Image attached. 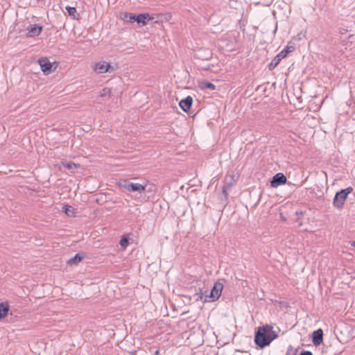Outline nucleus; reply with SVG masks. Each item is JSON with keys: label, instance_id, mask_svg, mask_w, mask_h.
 Returning <instances> with one entry per match:
<instances>
[{"label": "nucleus", "instance_id": "nucleus-1", "mask_svg": "<svg viewBox=\"0 0 355 355\" xmlns=\"http://www.w3.org/2000/svg\"><path fill=\"white\" fill-rule=\"evenodd\" d=\"M278 337V334L269 324L259 327L254 335V343L261 349L270 345Z\"/></svg>", "mask_w": 355, "mask_h": 355}, {"label": "nucleus", "instance_id": "nucleus-2", "mask_svg": "<svg viewBox=\"0 0 355 355\" xmlns=\"http://www.w3.org/2000/svg\"><path fill=\"white\" fill-rule=\"evenodd\" d=\"M223 288V284L221 282H216L211 291H205L202 293L205 301L211 302L217 300L221 295Z\"/></svg>", "mask_w": 355, "mask_h": 355}, {"label": "nucleus", "instance_id": "nucleus-3", "mask_svg": "<svg viewBox=\"0 0 355 355\" xmlns=\"http://www.w3.org/2000/svg\"><path fill=\"white\" fill-rule=\"evenodd\" d=\"M352 191L353 188L352 187H349L336 192L333 200L334 206L338 209H343L348 195Z\"/></svg>", "mask_w": 355, "mask_h": 355}, {"label": "nucleus", "instance_id": "nucleus-4", "mask_svg": "<svg viewBox=\"0 0 355 355\" xmlns=\"http://www.w3.org/2000/svg\"><path fill=\"white\" fill-rule=\"evenodd\" d=\"M295 50L294 46H287L282 51H281L268 64V69H274L280 62V61L286 58L288 54L293 52Z\"/></svg>", "mask_w": 355, "mask_h": 355}, {"label": "nucleus", "instance_id": "nucleus-5", "mask_svg": "<svg viewBox=\"0 0 355 355\" xmlns=\"http://www.w3.org/2000/svg\"><path fill=\"white\" fill-rule=\"evenodd\" d=\"M124 187L129 191H137L140 193L145 191V187L139 183H134L129 181H125Z\"/></svg>", "mask_w": 355, "mask_h": 355}, {"label": "nucleus", "instance_id": "nucleus-6", "mask_svg": "<svg viewBox=\"0 0 355 355\" xmlns=\"http://www.w3.org/2000/svg\"><path fill=\"white\" fill-rule=\"evenodd\" d=\"M195 58L202 60H209L212 57V52L209 49H200L196 51Z\"/></svg>", "mask_w": 355, "mask_h": 355}, {"label": "nucleus", "instance_id": "nucleus-7", "mask_svg": "<svg viewBox=\"0 0 355 355\" xmlns=\"http://www.w3.org/2000/svg\"><path fill=\"white\" fill-rule=\"evenodd\" d=\"M286 180L287 179L283 173H278L273 176L270 182V184L272 187H277L280 185L284 184L286 182Z\"/></svg>", "mask_w": 355, "mask_h": 355}, {"label": "nucleus", "instance_id": "nucleus-8", "mask_svg": "<svg viewBox=\"0 0 355 355\" xmlns=\"http://www.w3.org/2000/svg\"><path fill=\"white\" fill-rule=\"evenodd\" d=\"M38 63L41 70L45 73L49 74L51 72L52 64L46 58H40Z\"/></svg>", "mask_w": 355, "mask_h": 355}, {"label": "nucleus", "instance_id": "nucleus-9", "mask_svg": "<svg viewBox=\"0 0 355 355\" xmlns=\"http://www.w3.org/2000/svg\"><path fill=\"white\" fill-rule=\"evenodd\" d=\"M311 339L315 346L320 345L323 341V331L321 329L314 331L311 334Z\"/></svg>", "mask_w": 355, "mask_h": 355}, {"label": "nucleus", "instance_id": "nucleus-10", "mask_svg": "<svg viewBox=\"0 0 355 355\" xmlns=\"http://www.w3.org/2000/svg\"><path fill=\"white\" fill-rule=\"evenodd\" d=\"M192 103L193 98L191 96H187L180 101L179 105L184 112H188L192 106Z\"/></svg>", "mask_w": 355, "mask_h": 355}, {"label": "nucleus", "instance_id": "nucleus-11", "mask_svg": "<svg viewBox=\"0 0 355 355\" xmlns=\"http://www.w3.org/2000/svg\"><path fill=\"white\" fill-rule=\"evenodd\" d=\"M110 68V64L106 62H100L95 64L94 71L98 73H106Z\"/></svg>", "mask_w": 355, "mask_h": 355}, {"label": "nucleus", "instance_id": "nucleus-12", "mask_svg": "<svg viewBox=\"0 0 355 355\" xmlns=\"http://www.w3.org/2000/svg\"><path fill=\"white\" fill-rule=\"evenodd\" d=\"M28 35L29 37H35L39 35L42 30V26L35 24L33 26H31L27 28Z\"/></svg>", "mask_w": 355, "mask_h": 355}, {"label": "nucleus", "instance_id": "nucleus-13", "mask_svg": "<svg viewBox=\"0 0 355 355\" xmlns=\"http://www.w3.org/2000/svg\"><path fill=\"white\" fill-rule=\"evenodd\" d=\"M150 19L148 13H141L137 15H135V21L138 24H146L147 21Z\"/></svg>", "mask_w": 355, "mask_h": 355}, {"label": "nucleus", "instance_id": "nucleus-14", "mask_svg": "<svg viewBox=\"0 0 355 355\" xmlns=\"http://www.w3.org/2000/svg\"><path fill=\"white\" fill-rule=\"evenodd\" d=\"M121 19L125 22L133 23L135 21V15L130 12H122Z\"/></svg>", "mask_w": 355, "mask_h": 355}, {"label": "nucleus", "instance_id": "nucleus-15", "mask_svg": "<svg viewBox=\"0 0 355 355\" xmlns=\"http://www.w3.org/2000/svg\"><path fill=\"white\" fill-rule=\"evenodd\" d=\"M83 259V256H80L79 253L75 254L72 258L67 261V264L69 266L77 265Z\"/></svg>", "mask_w": 355, "mask_h": 355}, {"label": "nucleus", "instance_id": "nucleus-16", "mask_svg": "<svg viewBox=\"0 0 355 355\" xmlns=\"http://www.w3.org/2000/svg\"><path fill=\"white\" fill-rule=\"evenodd\" d=\"M9 311L8 304L6 302L0 303V320L5 318Z\"/></svg>", "mask_w": 355, "mask_h": 355}, {"label": "nucleus", "instance_id": "nucleus-17", "mask_svg": "<svg viewBox=\"0 0 355 355\" xmlns=\"http://www.w3.org/2000/svg\"><path fill=\"white\" fill-rule=\"evenodd\" d=\"M62 165L65 168L71 171L78 168L80 166V164H75L73 162H63Z\"/></svg>", "mask_w": 355, "mask_h": 355}, {"label": "nucleus", "instance_id": "nucleus-18", "mask_svg": "<svg viewBox=\"0 0 355 355\" xmlns=\"http://www.w3.org/2000/svg\"><path fill=\"white\" fill-rule=\"evenodd\" d=\"M63 211L68 216H72L74 214V208L70 205H64L62 207Z\"/></svg>", "mask_w": 355, "mask_h": 355}, {"label": "nucleus", "instance_id": "nucleus-19", "mask_svg": "<svg viewBox=\"0 0 355 355\" xmlns=\"http://www.w3.org/2000/svg\"><path fill=\"white\" fill-rule=\"evenodd\" d=\"M119 243L123 249H125L129 244L128 235H123L121 238Z\"/></svg>", "mask_w": 355, "mask_h": 355}, {"label": "nucleus", "instance_id": "nucleus-20", "mask_svg": "<svg viewBox=\"0 0 355 355\" xmlns=\"http://www.w3.org/2000/svg\"><path fill=\"white\" fill-rule=\"evenodd\" d=\"M201 87L203 89L214 90L216 89V85L209 82H203L201 84Z\"/></svg>", "mask_w": 355, "mask_h": 355}, {"label": "nucleus", "instance_id": "nucleus-21", "mask_svg": "<svg viewBox=\"0 0 355 355\" xmlns=\"http://www.w3.org/2000/svg\"><path fill=\"white\" fill-rule=\"evenodd\" d=\"M66 10H67L69 15H73L76 12V9L74 7L67 6Z\"/></svg>", "mask_w": 355, "mask_h": 355}, {"label": "nucleus", "instance_id": "nucleus-22", "mask_svg": "<svg viewBox=\"0 0 355 355\" xmlns=\"http://www.w3.org/2000/svg\"><path fill=\"white\" fill-rule=\"evenodd\" d=\"M110 93H111L110 89L105 87V88H103L102 89V91L101 92V96H104L110 95Z\"/></svg>", "mask_w": 355, "mask_h": 355}, {"label": "nucleus", "instance_id": "nucleus-23", "mask_svg": "<svg viewBox=\"0 0 355 355\" xmlns=\"http://www.w3.org/2000/svg\"><path fill=\"white\" fill-rule=\"evenodd\" d=\"M299 355H313V353L310 351H302Z\"/></svg>", "mask_w": 355, "mask_h": 355}, {"label": "nucleus", "instance_id": "nucleus-24", "mask_svg": "<svg viewBox=\"0 0 355 355\" xmlns=\"http://www.w3.org/2000/svg\"><path fill=\"white\" fill-rule=\"evenodd\" d=\"M211 67H212V65L208 64L207 66L203 67L202 69L207 71V70H209Z\"/></svg>", "mask_w": 355, "mask_h": 355}, {"label": "nucleus", "instance_id": "nucleus-25", "mask_svg": "<svg viewBox=\"0 0 355 355\" xmlns=\"http://www.w3.org/2000/svg\"><path fill=\"white\" fill-rule=\"evenodd\" d=\"M155 355H160L159 354V351L158 349L155 351Z\"/></svg>", "mask_w": 355, "mask_h": 355}, {"label": "nucleus", "instance_id": "nucleus-26", "mask_svg": "<svg viewBox=\"0 0 355 355\" xmlns=\"http://www.w3.org/2000/svg\"><path fill=\"white\" fill-rule=\"evenodd\" d=\"M341 42L343 43V46H345L346 45V44L345 43L343 40H341Z\"/></svg>", "mask_w": 355, "mask_h": 355}, {"label": "nucleus", "instance_id": "nucleus-27", "mask_svg": "<svg viewBox=\"0 0 355 355\" xmlns=\"http://www.w3.org/2000/svg\"><path fill=\"white\" fill-rule=\"evenodd\" d=\"M353 246L355 248V241L353 242Z\"/></svg>", "mask_w": 355, "mask_h": 355}]
</instances>
